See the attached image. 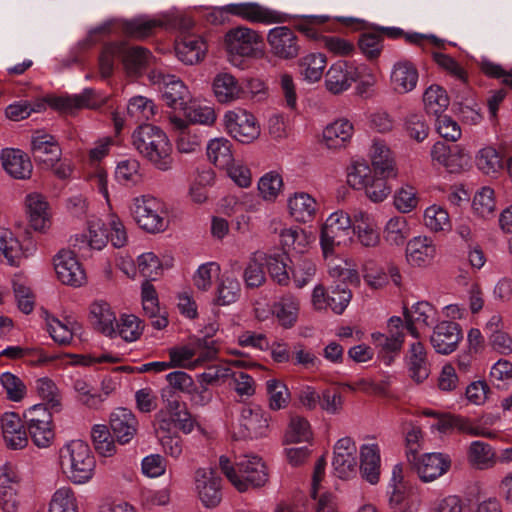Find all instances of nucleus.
Instances as JSON below:
<instances>
[{
  "label": "nucleus",
  "mask_w": 512,
  "mask_h": 512,
  "mask_svg": "<svg viewBox=\"0 0 512 512\" xmlns=\"http://www.w3.org/2000/svg\"><path fill=\"white\" fill-rule=\"evenodd\" d=\"M132 144L155 169L167 172L173 168V146L166 133L158 126L139 125L132 134Z\"/></svg>",
  "instance_id": "1"
},
{
  "label": "nucleus",
  "mask_w": 512,
  "mask_h": 512,
  "mask_svg": "<svg viewBox=\"0 0 512 512\" xmlns=\"http://www.w3.org/2000/svg\"><path fill=\"white\" fill-rule=\"evenodd\" d=\"M173 24L167 18L138 16L133 19L115 18L91 29L87 37L78 43L81 49H87L102 40L104 37L121 30L125 35L143 39L152 35L158 27H170Z\"/></svg>",
  "instance_id": "2"
},
{
  "label": "nucleus",
  "mask_w": 512,
  "mask_h": 512,
  "mask_svg": "<svg viewBox=\"0 0 512 512\" xmlns=\"http://www.w3.org/2000/svg\"><path fill=\"white\" fill-rule=\"evenodd\" d=\"M150 52L141 46L129 47L125 42L106 44L99 56V71L103 78L110 77L114 71L115 60L121 58L129 74H137L148 64Z\"/></svg>",
  "instance_id": "3"
},
{
  "label": "nucleus",
  "mask_w": 512,
  "mask_h": 512,
  "mask_svg": "<svg viewBox=\"0 0 512 512\" xmlns=\"http://www.w3.org/2000/svg\"><path fill=\"white\" fill-rule=\"evenodd\" d=\"M60 465L67 477L76 484H82L92 478L95 459L85 442L71 441L59 451Z\"/></svg>",
  "instance_id": "4"
},
{
  "label": "nucleus",
  "mask_w": 512,
  "mask_h": 512,
  "mask_svg": "<svg viewBox=\"0 0 512 512\" xmlns=\"http://www.w3.org/2000/svg\"><path fill=\"white\" fill-rule=\"evenodd\" d=\"M130 214L138 224H169L177 220L164 201L150 194L134 197Z\"/></svg>",
  "instance_id": "5"
},
{
  "label": "nucleus",
  "mask_w": 512,
  "mask_h": 512,
  "mask_svg": "<svg viewBox=\"0 0 512 512\" xmlns=\"http://www.w3.org/2000/svg\"><path fill=\"white\" fill-rule=\"evenodd\" d=\"M149 78L154 85L159 86L163 101L173 109L186 110L191 100V94L185 83L177 76L153 70Z\"/></svg>",
  "instance_id": "6"
},
{
  "label": "nucleus",
  "mask_w": 512,
  "mask_h": 512,
  "mask_svg": "<svg viewBox=\"0 0 512 512\" xmlns=\"http://www.w3.org/2000/svg\"><path fill=\"white\" fill-rule=\"evenodd\" d=\"M223 125L231 137L244 144L251 143L260 136V125L255 116L242 108L226 111Z\"/></svg>",
  "instance_id": "7"
},
{
  "label": "nucleus",
  "mask_w": 512,
  "mask_h": 512,
  "mask_svg": "<svg viewBox=\"0 0 512 512\" xmlns=\"http://www.w3.org/2000/svg\"><path fill=\"white\" fill-rule=\"evenodd\" d=\"M268 480L265 464L258 456H244L237 462V473L234 487L239 492L260 488Z\"/></svg>",
  "instance_id": "8"
},
{
  "label": "nucleus",
  "mask_w": 512,
  "mask_h": 512,
  "mask_svg": "<svg viewBox=\"0 0 512 512\" xmlns=\"http://www.w3.org/2000/svg\"><path fill=\"white\" fill-rule=\"evenodd\" d=\"M224 42L229 54L250 57L258 50L262 38L255 30L238 26L227 31Z\"/></svg>",
  "instance_id": "9"
},
{
  "label": "nucleus",
  "mask_w": 512,
  "mask_h": 512,
  "mask_svg": "<svg viewBox=\"0 0 512 512\" xmlns=\"http://www.w3.org/2000/svg\"><path fill=\"white\" fill-rule=\"evenodd\" d=\"M196 489L199 499L206 508H214L222 500L221 482L215 468H199L195 473Z\"/></svg>",
  "instance_id": "10"
},
{
  "label": "nucleus",
  "mask_w": 512,
  "mask_h": 512,
  "mask_svg": "<svg viewBox=\"0 0 512 512\" xmlns=\"http://www.w3.org/2000/svg\"><path fill=\"white\" fill-rule=\"evenodd\" d=\"M54 269L58 279L65 285L79 287L86 281L85 271L71 250L62 249L55 255Z\"/></svg>",
  "instance_id": "11"
},
{
  "label": "nucleus",
  "mask_w": 512,
  "mask_h": 512,
  "mask_svg": "<svg viewBox=\"0 0 512 512\" xmlns=\"http://www.w3.org/2000/svg\"><path fill=\"white\" fill-rule=\"evenodd\" d=\"M231 15L251 23L273 24L285 21L284 14L256 2L230 3Z\"/></svg>",
  "instance_id": "12"
},
{
  "label": "nucleus",
  "mask_w": 512,
  "mask_h": 512,
  "mask_svg": "<svg viewBox=\"0 0 512 512\" xmlns=\"http://www.w3.org/2000/svg\"><path fill=\"white\" fill-rule=\"evenodd\" d=\"M267 42L273 55L282 59H293L298 56L300 46L298 38L291 28L277 26L268 31Z\"/></svg>",
  "instance_id": "13"
},
{
  "label": "nucleus",
  "mask_w": 512,
  "mask_h": 512,
  "mask_svg": "<svg viewBox=\"0 0 512 512\" xmlns=\"http://www.w3.org/2000/svg\"><path fill=\"white\" fill-rule=\"evenodd\" d=\"M356 66L347 61L339 60L333 63L325 75V86L333 94L348 90L356 82Z\"/></svg>",
  "instance_id": "14"
},
{
  "label": "nucleus",
  "mask_w": 512,
  "mask_h": 512,
  "mask_svg": "<svg viewBox=\"0 0 512 512\" xmlns=\"http://www.w3.org/2000/svg\"><path fill=\"white\" fill-rule=\"evenodd\" d=\"M269 418L258 405L246 406L241 410L240 430L241 438H258L266 435L269 427Z\"/></svg>",
  "instance_id": "15"
},
{
  "label": "nucleus",
  "mask_w": 512,
  "mask_h": 512,
  "mask_svg": "<svg viewBox=\"0 0 512 512\" xmlns=\"http://www.w3.org/2000/svg\"><path fill=\"white\" fill-rule=\"evenodd\" d=\"M463 338L460 325L453 321H442L434 327L430 342L439 354H450L456 350Z\"/></svg>",
  "instance_id": "16"
},
{
  "label": "nucleus",
  "mask_w": 512,
  "mask_h": 512,
  "mask_svg": "<svg viewBox=\"0 0 512 512\" xmlns=\"http://www.w3.org/2000/svg\"><path fill=\"white\" fill-rule=\"evenodd\" d=\"M405 364L409 377L417 384L423 383L431 373V364L428 360L424 344L416 341L410 344L405 353Z\"/></svg>",
  "instance_id": "17"
},
{
  "label": "nucleus",
  "mask_w": 512,
  "mask_h": 512,
  "mask_svg": "<svg viewBox=\"0 0 512 512\" xmlns=\"http://www.w3.org/2000/svg\"><path fill=\"white\" fill-rule=\"evenodd\" d=\"M212 91L220 104H230L244 99L243 82L229 72H219L214 76Z\"/></svg>",
  "instance_id": "18"
},
{
  "label": "nucleus",
  "mask_w": 512,
  "mask_h": 512,
  "mask_svg": "<svg viewBox=\"0 0 512 512\" xmlns=\"http://www.w3.org/2000/svg\"><path fill=\"white\" fill-rule=\"evenodd\" d=\"M110 429L119 444H128L137 434L138 420L131 410L116 408L110 415Z\"/></svg>",
  "instance_id": "19"
},
{
  "label": "nucleus",
  "mask_w": 512,
  "mask_h": 512,
  "mask_svg": "<svg viewBox=\"0 0 512 512\" xmlns=\"http://www.w3.org/2000/svg\"><path fill=\"white\" fill-rule=\"evenodd\" d=\"M357 447L350 437L339 439L334 446V458L332 465L339 478H347L356 471Z\"/></svg>",
  "instance_id": "20"
},
{
  "label": "nucleus",
  "mask_w": 512,
  "mask_h": 512,
  "mask_svg": "<svg viewBox=\"0 0 512 512\" xmlns=\"http://www.w3.org/2000/svg\"><path fill=\"white\" fill-rule=\"evenodd\" d=\"M420 479L424 482L433 481L446 473L451 466V459L442 453H427L420 459L416 456L415 462H409Z\"/></svg>",
  "instance_id": "21"
},
{
  "label": "nucleus",
  "mask_w": 512,
  "mask_h": 512,
  "mask_svg": "<svg viewBox=\"0 0 512 512\" xmlns=\"http://www.w3.org/2000/svg\"><path fill=\"white\" fill-rule=\"evenodd\" d=\"M418 70L409 60H398L391 68L390 87L397 94H406L418 83Z\"/></svg>",
  "instance_id": "22"
},
{
  "label": "nucleus",
  "mask_w": 512,
  "mask_h": 512,
  "mask_svg": "<svg viewBox=\"0 0 512 512\" xmlns=\"http://www.w3.org/2000/svg\"><path fill=\"white\" fill-rule=\"evenodd\" d=\"M353 134L354 126L348 119H336L323 129L321 143L329 150H340L348 145Z\"/></svg>",
  "instance_id": "23"
},
{
  "label": "nucleus",
  "mask_w": 512,
  "mask_h": 512,
  "mask_svg": "<svg viewBox=\"0 0 512 512\" xmlns=\"http://www.w3.org/2000/svg\"><path fill=\"white\" fill-rule=\"evenodd\" d=\"M207 44L198 35H183L176 42L175 52L177 58L186 65H194L202 61L206 55Z\"/></svg>",
  "instance_id": "24"
},
{
  "label": "nucleus",
  "mask_w": 512,
  "mask_h": 512,
  "mask_svg": "<svg viewBox=\"0 0 512 512\" xmlns=\"http://www.w3.org/2000/svg\"><path fill=\"white\" fill-rule=\"evenodd\" d=\"M287 208L294 221L306 224L314 220L317 202L306 192H295L288 197Z\"/></svg>",
  "instance_id": "25"
},
{
  "label": "nucleus",
  "mask_w": 512,
  "mask_h": 512,
  "mask_svg": "<svg viewBox=\"0 0 512 512\" xmlns=\"http://www.w3.org/2000/svg\"><path fill=\"white\" fill-rule=\"evenodd\" d=\"M1 162L4 170L15 179H27L32 173L31 160L20 149H3L1 152Z\"/></svg>",
  "instance_id": "26"
},
{
  "label": "nucleus",
  "mask_w": 512,
  "mask_h": 512,
  "mask_svg": "<svg viewBox=\"0 0 512 512\" xmlns=\"http://www.w3.org/2000/svg\"><path fill=\"white\" fill-rule=\"evenodd\" d=\"M403 331H392V334L376 332L372 334L375 346L378 348L377 357L385 365H391L400 353L404 343Z\"/></svg>",
  "instance_id": "27"
},
{
  "label": "nucleus",
  "mask_w": 512,
  "mask_h": 512,
  "mask_svg": "<svg viewBox=\"0 0 512 512\" xmlns=\"http://www.w3.org/2000/svg\"><path fill=\"white\" fill-rule=\"evenodd\" d=\"M432 428L437 429L441 433H450L457 430L460 433L472 436L492 437V432L483 428L474 426L472 422L463 416L453 414H441L436 424Z\"/></svg>",
  "instance_id": "28"
},
{
  "label": "nucleus",
  "mask_w": 512,
  "mask_h": 512,
  "mask_svg": "<svg viewBox=\"0 0 512 512\" xmlns=\"http://www.w3.org/2000/svg\"><path fill=\"white\" fill-rule=\"evenodd\" d=\"M369 156L374 170L383 177H396L395 160L391 149L383 141H373Z\"/></svg>",
  "instance_id": "29"
},
{
  "label": "nucleus",
  "mask_w": 512,
  "mask_h": 512,
  "mask_svg": "<svg viewBox=\"0 0 512 512\" xmlns=\"http://www.w3.org/2000/svg\"><path fill=\"white\" fill-rule=\"evenodd\" d=\"M32 152L36 161L53 165L59 161L61 149L54 137L48 134H38L32 138Z\"/></svg>",
  "instance_id": "30"
},
{
  "label": "nucleus",
  "mask_w": 512,
  "mask_h": 512,
  "mask_svg": "<svg viewBox=\"0 0 512 512\" xmlns=\"http://www.w3.org/2000/svg\"><path fill=\"white\" fill-rule=\"evenodd\" d=\"M467 460L478 470L491 469L496 465V451L487 442L473 441L467 449Z\"/></svg>",
  "instance_id": "31"
},
{
  "label": "nucleus",
  "mask_w": 512,
  "mask_h": 512,
  "mask_svg": "<svg viewBox=\"0 0 512 512\" xmlns=\"http://www.w3.org/2000/svg\"><path fill=\"white\" fill-rule=\"evenodd\" d=\"M360 472L371 484H376L380 477V451L376 444L363 445L360 450Z\"/></svg>",
  "instance_id": "32"
},
{
  "label": "nucleus",
  "mask_w": 512,
  "mask_h": 512,
  "mask_svg": "<svg viewBox=\"0 0 512 512\" xmlns=\"http://www.w3.org/2000/svg\"><path fill=\"white\" fill-rule=\"evenodd\" d=\"M90 321L97 331L106 336L116 334V316L107 302H94L90 308Z\"/></svg>",
  "instance_id": "33"
},
{
  "label": "nucleus",
  "mask_w": 512,
  "mask_h": 512,
  "mask_svg": "<svg viewBox=\"0 0 512 512\" xmlns=\"http://www.w3.org/2000/svg\"><path fill=\"white\" fill-rule=\"evenodd\" d=\"M19 480L13 471L6 470L0 475V505L5 512L17 510Z\"/></svg>",
  "instance_id": "34"
},
{
  "label": "nucleus",
  "mask_w": 512,
  "mask_h": 512,
  "mask_svg": "<svg viewBox=\"0 0 512 512\" xmlns=\"http://www.w3.org/2000/svg\"><path fill=\"white\" fill-rule=\"evenodd\" d=\"M207 156L216 167L225 169L234 161L232 143L224 137L211 139L207 144Z\"/></svg>",
  "instance_id": "35"
},
{
  "label": "nucleus",
  "mask_w": 512,
  "mask_h": 512,
  "mask_svg": "<svg viewBox=\"0 0 512 512\" xmlns=\"http://www.w3.org/2000/svg\"><path fill=\"white\" fill-rule=\"evenodd\" d=\"M26 211L31 222L45 224L52 218V209L45 196L39 193H30L26 196Z\"/></svg>",
  "instance_id": "36"
},
{
  "label": "nucleus",
  "mask_w": 512,
  "mask_h": 512,
  "mask_svg": "<svg viewBox=\"0 0 512 512\" xmlns=\"http://www.w3.org/2000/svg\"><path fill=\"white\" fill-rule=\"evenodd\" d=\"M406 254L412 263L420 266L434 257L435 247L428 237L418 236L408 242Z\"/></svg>",
  "instance_id": "37"
},
{
  "label": "nucleus",
  "mask_w": 512,
  "mask_h": 512,
  "mask_svg": "<svg viewBox=\"0 0 512 512\" xmlns=\"http://www.w3.org/2000/svg\"><path fill=\"white\" fill-rule=\"evenodd\" d=\"M264 259H266V253L261 251L254 252L250 257L243 274L247 287L257 288L265 282Z\"/></svg>",
  "instance_id": "38"
},
{
  "label": "nucleus",
  "mask_w": 512,
  "mask_h": 512,
  "mask_svg": "<svg viewBox=\"0 0 512 512\" xmlns=\"http://www.w3.org/2000/svg\"><path fill=\"white\" fill-rule=\"evenodd\" d=\"M425 110L428 114L437 116L442 114L449 106V97L439 85L429 86L423 94Z\"/></svg>",
  "instance_id": "39"
},
{
  "label": "nucleus",
  "mask_w": 512,
  "mask_h": 512,
  "mask_svg": "<svg viewBox=\"0 0 512 512\" xmlns=\"http://www.w3.org/2000/svg\"><path fill=\"white\" fill-rule=\"evenodd\" d=\"M312 439V431L309 422L301 416H293L285 432L283 444L309 443Z\"/></svg>",
  "instance_id": "40"
},
{
  "label": "nucleus",
  "mask_w": 512,
  "mask_h": 512,
  "mask_svg": "<svg viewBox=\"0 0 512 512\" xmlns=\"http://www.w3.org/2000/svg\"><path fill=\"white\" fill-rule=\"evenodd\" d=\"M115 178L122 185L139 184L143 178L140 162L135 158L119 161L115 169Z\"/></svg>",
  "instance_id": "41"
},
{
  "label": "nucleus",
  "mask_w": 512,
  "mask_h": 512,
  "mask_svg": "<svg viewBox=\"0 0 512 512\" xmlns=\"http://www.w3.org/2000/svg\"><path fill=\"white\" fill-rule=\"evenodd\" d=\"M92 91L85 89L81 94L59 96L50 99V106L64 113H73L77 109L90 106Z\"/></svg>",
  "instance_id": "42"
},
{
  "label": "nucleus",
  "mask_w": 512,
  "mask_h": 512,
  "mask_svg": "<svg viewBox=\"0 0 512 512\" xmlns=\"http://www.w3.org/2000/svg\"><path fill=\"white\" fill-rule=\"evenodd\" d=\"M326 63L325 55L321 53L308 54L300 61L301 75L310 83L317 82L323 75Z\"/></svg>",
  "instance_id": "43"
},
{
  "label": "nucleus",
  "mask_w": 512,
  "mask_h": 512,
  "mask_svg": "<svg viewBox=\"0 0 512 512\" xmlns=\"http://www.w3.org/2000/svg\"><path fill=\"white\" fill-rule=\"evenodd\" d=\"M374 178L371 167L364 160H356L348 168L347 183L354 189L365 190Z\"/></svg>",
  "instance_id": "44"
},
{
  "label": "nucleus",
  "mask_w": 512,
  "mask_h": 512,
  "mask_svg": "<svg viewBox=\"0 0 512 512\" xmlns=\"http://www.w3.org/2000/svg\"><path fill=\"white\" fill-rule=\"evenodd\" d=\"M477 168L486 175H494L503 168L502 158L496 148L485 146L475 157Z\"/></svg>",
  "instance_id": "45"
},
{
  "label": "nucleus",
  "mask_w": 512,
  "mask_h": 512,
  "mask_svg": "<svg viewBox=\"0 0 512 512\" xmlns=\"http://www.w3.org/2000/svg\"><path fill=\"white\" fill-rule=\"evenodd\" d=\"M403 129L405 134L416 142H423L429 133V125L424 114L420 112H411L403 120Z\"/></svg>",
  "instance_id": "46"
},
{
  "label": "nucleus",
  "mask_w": 512,
  "mask_h": 512,
  "mask_svg": "<svg viewBox=\"0 0 512 512\" xmlns=\"http://www.w3.org/2000/svg\"><path fill=\"white\" fill-rule=\"evenodd\" d=\"M91 437L95 450L104 457L112 456L116 452L113 433L106 425H94L91 431Z\"/></svg>",
  "instance_id": "47"
},
{
  "label": "nucleus",
  "mask_w": 512,
  "mask_h": 512,
  "mask_svg": "<svg viewBox=\"0 0 512 512\" xmlns=\"http://www.w3.org/2000/svg\"><path fill=\"white\" fill-rule=\"evenodd\" d=\"M156 106L151 99L144 96H134L127 104V114L136 122H145L153 118Z\"/></svg>",
  "instance_id": "48"
},
{
  "label": "nucleus",
  "mask_w": 512,
  "mask_h": 512,
  "mask_svg": "<svg viewBox=\"0 0 512 512\" xmlns=\"http://www.w3.org/2000/svg\"><path fill=\"white\" fill-rule=\"evenodd\" d=\"M21 250L22 246L18 237L9 228L0 226V252L10 265L16 263Z\"/></svg>",
  "instance_id": "49"
},
{
  "label": "nucleus",
  "mask_w": 512,
  "mask_h": 512,
  "mask_svg": "<svg viewBox=\"0 0 512 512\" xmlns=\"http://www.w3.org/2000/svg\"><path fill=\"white\" fill-rule=\"evenodd\" d=\"M286 259L287 252H283L282 254L266 253V259H264L270 277L279 285H287L289 282V273L285 262Z\"/></svg>",
  "instance_id": "50"
},
{
  "label": "nucleus",
  "mask_w": 512,
  "mask_h": 512,
  "mask_svg": "<svg viewBox=\"0 0 512 512\" xmlns=\"http://www.w3.org/2000/svg\"><path fill=\"white\" fill-rule=\"evenodd\" d=\"M166 380L169 383V388L163 389L162 398L166 396L172 397L174 393L172 389L178 390L183 393H194L197 391V387L194 384L192 377L184 371H174L166 375Z\"/></svg>",
  "instance_id": "51"
},
{
  "label": "nucleus",
  "mask_w": 512,
  "mask_h": 512,
  "mask_svg": "<svg viewBox=\"0 0 512 512\" xmlns=\"http://www.w3.org/2000/svg\"><path fill=\"white\" fill-rule=\"evenodd\" d=\"M116 333L127 342L137 340L144 329L143 322L135 315H122L116 322Z\"/></svg>",
  "instance_id": "52"
},
{
  "label": "nucleus",
  "mask_w": 512,
  "mask_h": 512,
  "mask_svg": "<svg viewBox=\"0 0 512 512\" xmlns=\"http://www.w3.org/2000/svg\"><path fill=\"white\" fill-rule=\"evenodd\" d=\"M283 187L281 175L275 171L264 174L258 182V190L265 201L273 202L280 194Z\"/></svg>",
  "instance_id": "53"
},
{
  "label": "nucleus",
  "mask_w": 512,
  "mask_h": 512,
  "mask_svg": "<svg viewBox=\"0 0 512 512\" xmlns=\"http://www.w3.org/2000/svg\"><path fill=\"white\" fill-rule=\"evenodd\" d=\"M49 512H78L74 492L66 487L58 489L51 499Z\"/></svg>",
  "instance_id": "54"
},
{
  "label": "nucleus",
  "mask_w": 512,
  "mask_h": 512,
  "mask_svg": "<svg viewBox=\"0 0 512 512\" xmlns=\"http://www.w3.org/2000/svg\"><path fill=\"white\" fill-rule=\"evenodd\" d=\"M34 353L38 354L40 358L37 361L29 360L31 365H43L58 358L57 355H47L42 348H22L19 346L7 347L0 353V356H5L10 359H19Z\"/></svg>",
  "instance_id": "55"
},
{
  "label": "nucleus",
  "mask_w": 512,
  "mask_h": 512,
  "mask_svg": "<svg viewBox=\"0 0 512 512\" xmlns=\"http://www.w3.org/2000/svg\"><path fill=\"white\" fill-rule=\"evenodd\" d=\"M472 207L483 218L490 215L495 208L494 190L489 186L479 189L473 197Z\"/></svg>",
  "instance_id": "56"
},
{
  "label": "nucleus",
  "mask_w": 512,
  "mask_h": 512,
  "mask_svg": "<svg viewBox=\"0 0 512 512\" xmlns=\"http://www.w3.org/2000/svg\"><path fill=\"white\" fill-rule=\"evenodd\" d=\"M137 262L141 275L146 279L157 280L162 275L163 265L154 253H143L138 257Z\"/></svg>",
  "instance_id": "57"
},
{
  "label": "nucleus",
  "mask_w": 512,
  "mask_h": 512,
  "mask_svg": "<svg viewBox=\"0 0 512 512\" xmlns=\"http://www.w3.org/2000/svg\"><path fill=\"white\" fill-rule=\"evenodd\" d=\"M273 313L284 327H291L297 319L298 302L291 298H282L274 304Z\"/></svg>",
  "instance_id": "58"
},
{
  "label": "nucleus",
  "mask_w": 512,
  "mask_h": 512,
  "mask_svg": "<svg viewBox=\"0 0 512 512\" xmlns=\"http://www.w3.org/2000/svg\"><path fill=\"white\" fill-rule=\"evenodd\" d=\"M0 381L9 400L19 402L24 398L26 386L19 377L10 372H5L1 375Z\"/></svg>",
  "instance_id": "59"
},
{
  "label": "nucleus",
  "mask_w": 512,
  "mask_h": 512,
  "mask_svg": "<svg viewBox=\"0 0 512 512\" xmlns=\"http://www.w3.org/2000/svg\"><path fill=\"white\" fill-rule=\"evenodd\" d=\"M12 287L19 310L24 314H30L35 304L32 290L18 279H13Z\"/></svg>",
  "instance_id": "60"
},
{
  "label": "nucleus",
  "mask_w": 512,
  "mask_h": 512,
  "mask_svg": "<svg viewBox=\"0 0 512 512\" xmlns=\"http://www.w3.org/2000/svg\"><path fill=\"white\" fill-rule=\"evenodd\" d=\"M70 321L62 323L55 317L47 319V330L52 339L60 345H67L73 338V327H69Z\"/></svg>",
  "instance_id": "61"
},
{
  "label": "nucleus",
  "mask_w": 512,
  "mask_h": 512,
  "mask_svg": "<svg viewBox=\"0 0 512 512\" xmlns=\"http://www.w3.org/2000/svg\"><path fill=\"white\" fill-rule=\"evenodd\" d=\"M382 41V37L374 32L364 33L359 39V48L367 59H377L382 52Z\"/></svg>",
  "instance_id": "62"
},
{
  "label": "nucleus",
  "mask_w": 512,
  "mask_h": 512,
  "mask_svg": "<svg viewBox=\"0 0 512 512\" xmlns=\"http://www.w3.org/2000/svg\"><path fill=\"white\" fill-rule=\"evenodd\" d=\"M436 130L442 138L455 142L461 137V128L457 121L448 115L436 116Z\"/></svg>",
  "instance_id": "63"
},
{
  "label": "nucleus",
  "mask_w": 512,
  "mask_h": 512,
  "mask_svg": "<svg viewBox=\"0 0 512 512\" xmlns=\"http://www.w3.org/2000/svg\"><path fill=\"white\" fill-rule=\"evenodd\" d=\"M352 298L348 287L336 284L331 294L327 296V305L336 313L342 314Z\"/></svg>",
  "instance_id": "64"
}]
</instances>
